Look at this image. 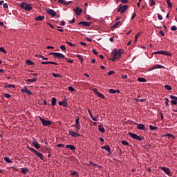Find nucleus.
<instances>
[{"mask_svg":"<svg viewBox=\"0 0 177 177\" xmlns=\"http://www.w3.org/2000/svg\"><path fill=\"white\" fill-rule=\"evenodd\" d=\"M122 53H124L122 49L113 50L111 53V56L113 58L111 59V60H112V62H115L117 59H119L120 56H122Z\"/></svg>","mask_w":177,"mask_h":177,"instance_id":"1","label":"nucleus"},{"mask_svg":"<svg viewBox=\"0 0 177 177\" xmlns=\"http://www.w3.org/2000/svg\"><path fill=\"white\" fill-rule=\"evenodd\" d=\"M28 149L30 151H32V153H35L39 157V158H41V160H44V155L41 153L38 152L34 148H30V147H28Z\"/></svg>","mask_w":177,"mask_h":177,"instance_id":"2","label":"nucleus"},{"mask_svg":"<svg viewBox=\"0 0 177 177\" xmlns=\"http://www.w3.org/2000/svg\"><path fill=\"white\" fill-rule=\"evenodd\" d=\"M153 55H165V56H171V53L165 50H158L153 53Z\"/></svg>","mask_w":177,"mask_h":177,"instance_id":"3","label":"nucleus"},{"mask_svg":"<svg viewBox=\"0 0 177 177\" xmlns=\"http://www.w3.org/2000/svg\"><path fill=\"white\" fill-rule=\"evenodd\" d=\"M40 121L44 127H48V125H52V122L50 120H46L42 118H40Z\"/></svg>","mask_w":177,"mask_h":177,"instance_id":"4","label":"nucleus"},{"mask_svg":"<svg viewBox=\"0 0 177 177\" xmlns=\"http://www.w3.org/2000/svg\"><path fill=\"white\" fill-rule=\"evenodd\" d=\"M129 136H131V138H132L133 139H136V140H143L142 138V137H140L133 133L129 132Z\"/></svg>","mask_w":177,"mask_h":177,"instance_id":"5","label":"nucleus"},{"mask_svg":"<svg viewBox=\"0 0 177 177\" xmlns=\"http://www.w3.org/2000/svg\"><path fill=\"white\" fill-rule=\"evenodd\" d=\"M21 92H22V93H26V95H28V96H31V95H32L31 91L27 88V86H25L24 88L21 90Z\"/></svg>","mask_w":177,"mask_h":177,"instance_id":"6","label":"nucleus"},{"mask_svg":"<svg viewBox=\"0 0 177 177\" xmlns=\"http://www.w3.org/2000/svg\"><path fill=\"white\" fill-rule=\"evenodd\" d=\"M128 9V6L127 5H124V6H120L118 9V11L120 12V13L122 14L125 12V10H127Z\"/></svg>","mask_w":177,"mask_h":177,"instance_id":"7","label":"nucleus"},{"mask_svg":"<svg viewBox=\"0 0 177 177\" xmlns=\"http://www.w3.org/2000/svg\"><path fill=\"white\" fill-rule=\"evenodd\" d=\"M161 169L162 171H163V172H165V174H167V175H168L169 176H171L172 175V172H171V170L169 169V168L162 167H161Z\"/></svg>","mask_w":177,"mask_h":177,"instance_id":"8","label":"nucleus"},{"mask_svg":"<svg viewBox=\"0 0 177 177\" xmlns=\"http://www.w3.org/2000/svg\"><path fill=\"white\" fill-rule=\"evenodd\" d=\"M54 57H55V59H65L66 56L60 53H54Z\"/></svg>","mask_w":177,"mask_h":177,"instance_id":"9","label":"nucleus"},{"mask_svg":"<svg viewBox=\"0 0 177 177\" xmlns=\"http://www.w3.org/2000/svg\"><path fill=\"white\" fill-rule=\"evenodd\" d=\"M170 99H171V104H174V106H176L177 104V97L174 95H169Z\"/></svg>","mask_w":177,"mask_h":177,"instance_id":"10","label":"nucleus"},{"mask_svg":"<svg viewBox=\"0 0 177 177\" xmlns=\"http://www.w3.org/2000/svg\"><path fill=\"white\" fill-rule=\"evenodd\" d=\"M46 12L48 15H50L53 17H55L56 16V11H55L53 9H48L46 10Z\"/></svg>","mask_w":177,"mask_h":177,"instance_id":"11","label":"nucleus"},{"mask_svg":"<svg viewBox=\"0 0 177 177\" xmlns=\"http://www.w3.org/2000/svg\"><path fill=\"white\" fill-rule=\"evenodd\" d=\"M73 11L77 16H80V15L82 13V9H81L80 7H76L75 8H74Z\"/></svg>","mask_w":177,"mask_h":177,"instance_id":"12","label":"nucleus"},{"mask_svg":"<svg viewBox=\"0 0 177 177\" xmlns=\"http://www.w3.org/2000/svg\"><path fill=\"white\" fill-rule=\"evenodd\" d=\"M69 135H71L72 138H77V136H81V135H80L78 133L73 131H69Z\"/></svg>","mask_w":177,"mask_h":177,"instance_id":"13","label":"nucleus"},{"mask_svg":"<svg viewBox=\"0 0 177 177\" xmlns=\"http://www.w3.org/2000/svg\"><path fill=\"white\" fill-rule=\"evenodd\" d=\"M137 129H140V131H146V127L143 124H138L137 125Z\"/></svg>","mask_w":177,"mask_h":177,"instance_id":"14","label":"nucleus"},{"mask_svg":"<svg viewBox=\"0 0 177 177\" xmlns=\"http://www.w3.org/2000/svg\"><path fill=\"white\" fill-rule=\"evenodd\" d=\"M75 127L77 131H80V129H81V124H80V118H77L75 120Z\"/></svg>","mask_w":177,"mask_h":177,"instance_id":"15","label":"nucleus"},{"mask_svg":"<svg viewBox=\"0 0 177 177\" xmlns=\"http://www.w3.org/2000/svg\"><path fill=\"white\" fill-rule=\"evenodd\" d=\"M82 25L84 26V27H89V26H91V22H88V21H81L78 24V25Z\"/></svg>","mask_w":177,"mask_h":177,"instance_id":"16","label":"nucleus"},{"mask_svg":"<svg viewBox=\"0 0 177 177\" xmlns=\"http://www.w3.org/2000/svg\"><path fill=\"white\" fill-rule=\"evenodd\" d=\"M102 150H106V151H108V153H109V154H111V149H110V146L105 145V146L102 147Z\"/></svg>","mask_w":177,"mask_h":177,"instance_id":"17","label":"nucleus"},{"mask_svg":"<svg viewBox=\"0 0 177 177\" xmlns=\"http://www.w3.org/2000/svg\"><path fill=\"white\" fill-rule=\"evenodd\" d=\"M32 145L34 146V147H35V149H41V145H39V143H38V142L35 140L32 142Z\"/></svg>","mask_w":177,"mask_h":177,"instance_id":"18","label":"nucleus"},{"mask_svg":"<svg viewBox=\"0 0 177 177\" xmlns=\"http://www.w3.org/2000/svg\"><path fill=\"white\" fill-rule=\"evenodd\" d=\"M41 64H55V66H57V62L49 61V62H42Z\"/></svg>","mask_w":177,"mask_h":177,"instance_id":"19","label":"nucleus"},{"mask_svg":"<svg viewBox=\"0 0 177 177\" xmlns=\"http://www.w3.org/2000/svg\"><path fill=\"white\" fill-rule=\"evenodd\" d=\"M25 10H32V6H31V4L27 3L25 6Z\"/></svg>","mask_w":177,"mask_h":177,"instance_id":"20","label":"nucleus"},{"mask_svg":"<svg viewBox=\"0 0 177 177\" xmlns=\"http://www.w3.org/2000/svg\"><path fill=\"white\" fill-rule=\"evenodd\" d=\"M98 130L101 133H104L106 132V129H104V127L102 125L98 126Z\"/></svg>","mask_w":177,"mask_h":177,"instance_id":"21","label":"nucleus"},{"mask_svg":"<svg viewBox=\"0 0 177 177\" xmlns=\"http://www.w3.org/2000/svg\"><path fill=\"white\" fill-rule=\"evenodd\" d=\"M59 106H63V107H67V102H58Z\"/></svg>","mask_w":177,"mask_h":177,"instance_id":"22","label":"nucleus"},{"mask_svg":"<svg viewBox=\"0 0 177 177\" xmlns=\"http://www.w3.org/2000/svg\"><path fill=\"white\" fill-rule=\"evenodd\" d=\"M96 95L98 96V97H101V99H104L106 97L103 93H99L98 91H96Z\"/></svg>","mask_w":177,"mask_h":177,"instance_id":"23","label":"nucleus"},{"mask_svg":"<svg viewBox=\"0 0 177 177\" xmlns=\"http://www.w3.org/2000/svg\"><path fill=\"white\" fill-rule=\"evenodd\" d=\"M66 148L69 149L70 150H75V147H74V145H66Z\"/></svg>","mask_w":177,"mask_h":177,"instance_id":"24","label":"nucleus"},{"mask_svg":"<svg viewBox=\"0 0 177 177\" xmlns=\"http://www.w3.org/2000/svg\"><path fill=\"white\" fill-rule=\"evenodd\" d=\"M21 174H24V175H26V174H27V172H28V168L25 167V168H22L21 170Z\"/></svg>","mask_w":177,"mask_h":177,"instance_id":"25","label":"nucleus"},{"mask_svg":"<svg viewBox=\"0 0 177 177\" xmlns=\"http://www.w3.org/2000/svg\"><path fill=\"white\" fill-rule=\"evenodd\" d=\"M58 3L62 5H68V3H70V2L66 1V0H59Z\"/></svg>","mask_w":177,"mask_h":177,"instance_id":"26","label":"nucleus"},{"mask_svg":"<svg viewBox=\"0 0 177 177\" xmlns=\"http://www.w3.org/2000/svg\"><path fill=\"white\" fill-rule=\"evenodd\" d=\"M44 19H45V16H38L36 17L35 20H37V21H42Z\"/></svg>","mask_w":177,"mask_h":177,"instance_id":"27","label":"nucleus"},{"mask_svg":"<svg viewBox=\"0 0 177 177\" xmlns=\"http://www.w3.org/2000/svg\"><path fill=\"white\" fill-rule=\"evenodd\" d=\"M121 24V21H118L115 24H114L111 27L112 28H116V27H118Z\"/></svg>","mask_w":177,"mask_h":177,"instance_id":"28","label":"nucleus"},{"mask_svg":"<svg viewBox=\"0 0 177 177\" xmlns=\"http://www.w3.org/2000/svg\"><path fill=\"white\" fill-rule=\"evenodd\" d=\"M52 75H53V77H54V78H60V77H62V75H60V74L55 73H53Z\"/></svg>","mask_w":177,"mask_h":177,"instance_id":"29","label":"nucleus"},{"mask_svg":"<svg viewBox=\"0 0 177 177\" xmlns=\"http://www.w3.org/2000/svg\"><path fill=\"white\" fill-rule=\"evenodd\" d=\"M166 1L169 9H171L172 8V3H171V0H166Z\"/></svg>","mask_w":177,"mask_h":177,"instance_id":"30","label":"nucleus"},{"mask_svg":"<svg viewBox=\"0 0 177 177\" xmlns=\"http://www.w3.org/2000/svg\"><path fill=\"white\" fill-rule=\"evenodd\" d=\"M26 64L28 66H32V64H34V62H32V61H31L30 59H27L26 60Z\"/></svg>","mask_w":177,"mask_h":177,"instance_id":"31","label":"nucleus"},{"mask_svg":"<svg viewBox=\"0 0 177 177\" xmlns=\"http://www.w3.org/2000/svg\"><path fill=\"white\" fill-rule=\"evenodd\" d=\"M5 85L4 88H15V85L13 84H8V83H6Z\"/></svg>","mask_w":177,"mask_h":177,"instance_id":"32","label":"nucleus"},{"mask_svg":"<svg viewBox=\"0 0 177 177\" xmlns=\"http://www.w3.org/2000/svg\"><path fill=\"white\" fill-rule=\"evenodd\" d=\"M26 5V2H21V3H19V6H21V8L22 9H25Z\"/></svg>","mask_w":177,"mask_h":177,"instance_id":"33","label":"nucleus"},{"mask_svg":"<svg viewBox=\"0 0 177 177\" xmlns=\"http://www.w3.org/2000/svg\"><path fill=\"white\" fill-rule=\"evenodd\" d=\"M90 116L93 121H97V118L92 115V112H90Z\"/></svg>","mask_w":177,"mask_h":177,"instance_id":"34","label":"nucleus"},{"mask_svg":"<svg viewBox=\"0 0 177 177\" xmlns=\"http://www.w3.org/2000/svg\"><path fill=\"white\" fill-rule=\"evenodd\" d=\"M37 81V77H34L33 79H28L27 82H35Z\"/></svg>","mask_w":177,"mask_h":177,"instance_id":"35","label":"nucleus"},{"mask_svg":"<svg viewBox=\"0 0 177 177\" xmlns=\"http://www.w3.org/2000/svg\"><path fill=\"white\" fill-rule=\"evenodd\" d=\"M138 81L139 82H146V79H145L143 77H139V78H138Z\"/></svg>","mask_w":177,"mask_h":177,"instance_id":"36","label":"nucleus"},{"mask_svg":"<svg viewBox=\"0 0 177 177\" xmlns=\"http://www.w3.org/2000/svg\"><path fill=\"white\" fill-rule=\"evenodd\" d=\"M4 161H6V162H8V164H10L12 162V160H10L8 157H5Z\"/></svg>","mask_w":177,"mask_h":177,"instance_id":"37","label":"nucleus"},{"mask_svg":"<svg viewBox=\"0 0 177 177\" xmlns=\"http://www.w3.org/2000/svg\"><path fill=\"white\" fill-rule=\"evenodd\" d=\"M53 106H56V98L53 97L51 101Z\"/></svg>","mask_w":177,"mask_h":177,"instance_id":"38","label":"nucleus"},{"mask_svg":"<svg viewBox=\"0 0 177 177\" xmlns=\"http://www.w3.org/2000/svg\"><path fill=\"white\" fill-rule=\"evenodd\" d=\"M165 89H167V91H171L172 89V88L171 87V86L167 84L165 86Z\"/></svg>","mask_w":177,"mask_h":177,"instance_id":"39","label":"nucleus"},{"mask_svg":"<svg viewBox=\"0 0 177 177\" xmlns=\"http://www.w3.org/2000/svg\"><path fill=\"white\" fill-rule=\"evenodd\" d=\"M70 175L71 176H74V175H77V176H80V174H78V171H72L71 172Z\"/></svg>","mask_w":177,"mask_h":177,"instance_id":"40","label":"nucleus"},{"mask_svg":"<svg viewBox=\"0 0 177 177\" xmlns=\"http://www.w3.org/2000/svg\"><path fill=\"white\" fill-rule=\"evenodd\" d=\"M153 68H164V66L162 65H156Z\"/></svg>","mask_w":177,"mask_h":177,"instance_id":"41","label":"nucleus"},{"mask_svg":"<svg viewBox=\"0 0 177 177\" xmlns=\"http://www.w3.org/2000/svg\"><path fill=\"white\" fill-rule=\"evenodd\" d=\"M4 97H6V99H10L11 95L9 93H5L4 94Z\"/></svg>","mask_w":177,"mask_h":177,"instance_id":"42","label":"nucleus"},{"mask_svg":"<svg viewBox=\"0 0 177 177\" xmlns=\"http://www.w3.org/2000/svg\"><path fill=\"white\" fill-rule=\"evenodd\" d=\"M149 2H151L150 6H154L156 5L154 0H149Z\"/></svg>","mask_w":177,"mask_h":177,"instance_id":"43","label":"nucleus"},{"mask_svg":"<svg viewBox=\"0 0 177 177\" xmlns=\"http://www.w3.org/2000/svg\"><path fill=\"white\" fill-rule=\"evenodd\" d=\"M149 129H150L151 131H154V129H157V127H154V126H153V125H150V126H149Z\"/></svg>","mask_w":177,"mask_h":177,"instance_id":"44","label":"nucleus"},{"mask_svg":"<svg viewBox=\"0 0 177 177\" xmlns=\"http://www.w3.org/2000/svg\"><path fill=\"white\" fill-rule=\"evenodd\" d=\"M0 52H3V53H6V50L3 47H0Z\"/></svg>","mask_w":177,"mask_h":177,"instance_id":"45","label":"nucleus"},{"mask_svg":"<svg viewBox=\"0 0 177 177\" xmlns=\"http://www.w3.org/2000/svg\"><path fill=\"white\" fill-rule=\"evenodd\" d=\"M68 91H70L71 92H74V91H75V88H74V87L73 86H69Z\"/></svg>","mask_w":177,"mask_h":177,"instance_id":"46","label":"nucleus"},{"mask_svg":"<svg viewBox=\"0 0 177 177\" xmlns=\"http://www.w3.org/2000/svg\"><path fill=\"white\" fill-rule=\"evenodd\" d=\"M122 145H124V146H128L129 145V143H128V142L123 140L122 141Z\"/></svg>","mask_w":177,"mask_h":177,"instance_id":"47","label":"nucleus"},{"mask_svg":"<svg viewBox=\"0 0 177 177\" xmlns=\"http://www.w3.org/2000/svg\"><path fill=\"white\" fill-rule=\"evenodd\" d=\"M171 31H176V30H177L176 26H173L171 28Z\"/></svg>","mask_w":177,"mask_h":177,"instance_id":"48","label":"nucleus"},{"mask_svg":"<svg viewBox=\"0 0 177 177\" xmlns=\"http://www.w3.org/2000/svg\"><path fill=\"white\" fill-rule=\"evenodd\" d=\"M165 106H169V101L168 100V98H165Z\"/></svg>","mask_w":177,"mask_h":177,"instance_id":"49","label":"nucleus"},{"mask_svg":"<svg viewBox=\"0 0 177 177\" xmlns=\"http://www.w3.org/2000/svg\"><path fill=\"white\" fill-rule=\"evenodd\" d=\"M77 57H78L79 60H80V62H84V60L82 59V56H81L80 55H77Z\"/></svg>","mask_w":177,"mask_h":177,"instance_id":"50","label":"nucleus"},{"mask_svg":"<svg viewBox=\"0 0 177 177\" xmlns=\"http://www.w3.org/2000/svg\"><path fill=\"white\" fill-rule=\"evenodd\" d=\"M109 93L114 94V93H115V90H114V89H109Z\"/></svg>","mask_w":177,"mask_h":177,"instance_id":"51","label":"nucleus"},{"mask_svg":"<svg viewBox=\"0 0 177 177\" xmlns=\"http://www.w3.org/2000/svg\"><path fill=\"white\" fill-rule=\"evenodd\" d=\"M139 35H140V32L138 33V34L135 36L136 42L138 41V38L139 37Z\"/></svg>","mask_w":177,"mask_h":177,"instance_id":"52","label":"nucleus"},{"mask_svg":"<svg viewBox=\"0 0 177 177\" xmlns=\"http://www.w3.org/2000/svg\"><path fill=\"white\" fill-rule=\"evenodd\" d=\"M68 23H69L70 24H73L75 23V19H72V20H71V21H68Z\"/></svg>","mask_w":177,"mask_h":177,"instance_id":"53","label":"nucleus"},{"mask_svg":"<svg viewBox=\"0 0 177 177\" xmlns=\"http://www.w3.org/2000/svg\"><path fill=\"white\" fill-rule=\"evenodd\" d=\"M60 49L62 50H66V46L64 45H62V46H60Z\"/></svg>","mask_w":177,"mask_h":177,"instance_id":"54","label":"nucleus"},{"mask_svg":"<svg viewBox=\"0 0 177 177\" xmlns=\"http://www.w3.org/2000/svg\"><path fill=\"white\" fill-rule=\"evenodd\" d=\"M158 20H162V16L160 14H158Z\"/></svg>","mask_w":177,"mask_h":177,"instance_id":"55","label":"nucleus"},{"mask_svg":"<svg viewBox=\"0 0 177 177\" xmlns=\"http://www.w3.org/2000/svg\"><path fill=\"white\" fill-rule=\"evenodd\" d=\"M3 7L5 8L6 9H8V8H9V7L8 6V3H4L3 4Z\"/></svg>","mask_w":177,"mask_h":177,"instance_id":"56","label":"nucleus"},{"mask_svg":"<svg viewBox=\"0 0 177 177\" xmlns=\"http://www.w3.org/2000/svg\"><path fill=\"white\" fill-rule=\"evenodd\" d=\"M66 44L69 46H74V44H73V43L70 42V41H66Z\"/></svg>","mask_w":177,"mask_h":177,"instance_id":"57","label":"nucleus"},{"mask_svg":"<svg viewBox=\"0 0 177 177\" xmlns=\"http://www.w3.org/2000/svg\"><path fill=\"white\" fill-rule=\"evenodd\" d=\"M92 52H93V53H94V55H97L98 54L97 51H96V49H95V48H93L92 50Z\"/></svg>","mask_w":177,"mask_h":177,"instance_id":"58","label":"nucleus"},{"mask_svg":"<svg viewBox=\"0 0 177 177\" xmlns=\"http://www.w3.org/2000/svg\"><path fill=\"white\" fill-rule=\"evenodd\" d=\"M114 74V71H110L109 73H108V75H111Z\"/></svg>","mask_w":177,"mask_h":177,"instance_id":"59","label":"nucleus"},{"mask_svg":"<svg viewBox=\"0 0 177 177\" xmlns=\"http://www.w3.org/2000/svg\"><path fill=\"white\" fill-rule=\"evenodd\" d=\"M159 34H160V35H162V37H164V35H165V34H164V32H162V30H160Z\"/></svg>","mask_w":177,"mask_h":177,"instance_id":"60","label":"nucleus"},{"mask_svg":"<svg viewBox=\"0 0 177 177\" xmlns=\"http://www.w3.org/2000/svg\"><path fill=\"white\" fill-rule=\"evenodd\" d=\"M122 3H128V0H120Z\"/></svg>","mask_w":177,"mask_h":177,"instance_id":"61","label":"nucleus"},{"mask_svg":"<svg viewBox=\"0 0 177 177\" xmlns=\"http://www.w3.org/2000/svg\"><path fill=\"white\" fill-rule=\"evenodd\" d=\"M39 57H41V59H43V60H48V58H46V57H44V56H42V55H39Z\"/></svg>","mask_w":177,"mask_h":177,"instance_id":"62","label":"nucleus"},{"mask_svg":"<svg viewBox=\"0 0 177 177\" xmlns=\"http://www.w3.org/2000/svg\"><path fill=\"white\" fill-rule=\"evenodd\" d=\"M122 77L123 78V80H125V79L128 78V75H122Z\"/></svg>","mask_w":177,"mask_h":177,"instance_id":"63","label":"nucleus"},{"mask_svg":"<svg viewBox=\"0 0 177 177\" xmlns=\"http://www.w3.org/2000/svg\"><path fill=\"white\" fill-rule=\"evenodd\" d=\"M57 146V147H64V145L62 144H58Z\"/></svg>","mask_w":177,"mask_h":177,"instance_id":"64","label":"nucleus"}]
</instances>
